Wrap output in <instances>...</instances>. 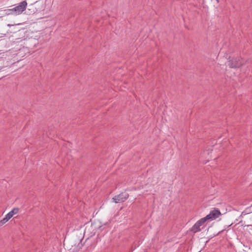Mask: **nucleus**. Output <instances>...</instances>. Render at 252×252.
<instances>
[{"instance_id": "nucleus-8", "label": "nucleus", "mask_w": 252, "mask_h": 252, "mask_svg": "<svg viewBox=\"0 0 252 252\" xmlns=\"http://www.w3.org/2000/svg\"><path fill=\"white\" fill-rule=\"evenodd\" d=\"M4 11H6V15L12 14L13 12H14V10H13V8L5 9Z\"/></svg>"}, {"instance_id": "nucleus-6", "label": "nucleus", "mask_w": 252, "mask_h": 252, "mask_svg": "<svg viewBox=\"0 0 252 252\" xmlns=\"http://www.w3.org/2000/svg\"><path fill=\"white\" fill-rule=\"evenodd\" d=\"M19 209L18 208H13L10 212H9L6 216L9 220H10L14 215L18 213Z\"/></svg>"}, {"instance_id": "nucleus-9", "label": "nucleus", "mask_w": 252, "mask_h": 252, "mask_svg": "<svg viewBox=\"0 0 252 252\" xmlns=\"http://www.w3.org/2000/svg\"><path fill=\"white\" fill-rule=\"evenodd\" d=\"M217 2H219V0H216Z\"/></svg>"}, {"instance_id": "nucleus-7", "label": "nucleus", "mask_w": 252, "mask_h": 252, "mask_svg": "<svg viewBox=\"0 0 252 252\" xmlns=\"http://www.w3.org/2000/svg\"><path fill=\"white\" fill-rule=\"evenodd\" d=\"M9 220L8 218L5 216V218H4L2 220H0V226H2L4 223H5Z\"/></svg>"}, {"instance_id": "nucleus-5", "label": "nucleus", "mask_w": 252, "mask_h": 252, "mask_svg": "<svg viewBox=\"0 0 252 252\" xmlns=\"http://www.w3.org/2000/svg\"><path fill=\"white\" fill-rule=\"evenodd\" d=\"M27 5V2L26 1H23L20 2L18 6L14 7L13 10H14V12L16 14H19L26 9Z\"/></svg>"}, {"instance_id": "nucleus-2", "label": "nucleus", "mask_w": 252, "mask_h": 252, "mask_svg": "<svg viewBox=\"0 0 252 252\" xmlns=\"http://www.w3.org/2000/svg\"><path fill=\"white\" fill-rule=\"evenodd\" d=\"M228 66L231 68H239L244 64L242 59L240 57L232 58L228 61Z\"/></svg>"}, {"instance_id": "nucleus-4", "label": "nucleus", "mask_w": 252, "mask_h": 252, "mask_svg": "<svg viewBox=\"0 0 252 252\" xmlns=\"http://www.w3.org/2000/svg\"><path fill=\"white\" fill-rule=\"evenodd\" d=\"M129 196V194L126 192H122L115 196L112 200L115 203H122L125 201Z\"/></svg>"}, {"instance_id": "nucleus-10", "label": "nucleus", "mask_w": 252, "mask_h": 252, "mask_svg": "<svg viewBox=\"0 0 252 252\" xmlns=\"http://www.w3.org/2000/svg\"><path fill=\"white\" fill-rule=\"evenodd\" d=\"M1 69H2V67H0V70H1Z\"/></svg>"}, {"instance_id": "nucleus-3", "label": "nucleus", "mask_w": 252, "mask_h": 252, "mask_svg": "<svg viewBox=\"0 0 252 252\" xmlns=\"http://www.w3.org/2000/svg\"><path fill=\"white\" fill-rule=\"evenodd\" d=\"M205 221L203 218L198 220L190 229V231L193 233L199 232L205 226Z\"/></svg>"}, {"instance_id": "nucleus-1", "label": "nucleus", "mask_w": 252, "mask_h": 252, "mask_svg": "<svg viewBox=\"0 0 252 252\" xmlns=\"http://www.w3.org/2000/svg\"><path fill=\"white\" fill-rule=\"evenodd\" d=\"M221 215L220 211L216 208H214L213 210L210 211V213L206 217L203 218L205 221H211L216 219Z\"/></svg>"}]
</instances>
